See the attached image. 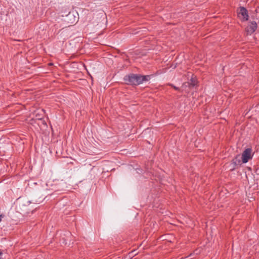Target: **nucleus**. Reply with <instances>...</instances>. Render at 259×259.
Returning <instances> with one entry per match:
<instances>
[{
	"label": "nucleus",
	"instance_id": "f257e3e1",
	"mask_svg": "<svg viewBox=\"0 0 259 259\" xmlns=\"http://www.w3.org/2000/svg\"><path fill=\"white\" fill-rule=\"evenodd\" d=\"M152 75H143L140 74L130 73L123 77V80L127 85L137 86L145 81H149Z\"/></svg>",
	"mask_w": 259,
	"mask_h": 259
},
{
	"label": "nucleus",
	"instance_id": "f03ea898",
	"mask_svg": "<svg viewBox=\"0 0 259 259\" xmlns=\"http://www.w3.org/2000/svg\"><path fill=\"white\" fill-rule=\"evenodd\" d=\"M252 149L251 148H247L242 152L241 156L242 162L243 163H246L249 159L252 157L251 155Z\"/></svg>",
	"mask_w": 259,
	"mask_h": 259
},
{
	"label": "nucleus",
	"instance_id": "7ed1b4c3",
	"mask_svg": "<svg viewBox=\"0 0 259 259\" xmlns=\"http://www.w3.org/2000/svg\"><path fill=\"white\" fill-rule=\"evenodd\" d=\"M238 16L243 21H247L248 19V11L244 7L240 8Z\"/></svg>",
	"mask_w": 259,
	"mask_h": 259
},
{
	"label": "nucleus",
	"instance_id": "20e7f679",
	"mask_svg": "<svg viewBox=\"0 0 259 259\" xmlns=\"http://www.w3.org/2000/svg\"><path fill=\"white\" fill-rule=\"evenodd\" d=\"M257 28V24L255 21H251L249 23L246 27V31L248 33L251 34L253 33Z\"/></svg>",
	"mask_w": 259,
	"mask_h": 259
},
{
	"label": "nucleus",
	"instance_id": "39448f33",
	"mask_svg": "<svg viewBox=\"0 0 259 259\" xmlns=\"http://www.w3.org/2000/svg\"><path fill=\"white\" fill-rule=\"evenodd\" d=\"M241 162H242L241 157L239 155H236L231 161V164L233 165L232 169H235L237 166L240 165Z\"/></svg>",
	"mask_w": 259,
	"mask_h": 259
},
{
	"label": "nucleus",
	"instance_id": "423d86ee",
	"mask_svg": "<svg viewBox=\"0 0 259 259\" xmlns=\"http://www.w3.org/2000/svg\"><path fill=\"white\" fill-rule=\"evenodd\" d=\"M190 84L191 86L194 87L195 85V81L192 78Z\"/></svg>",
	"mask_w": 259,
	"mask_h": 259
},
{
	"label": "nucleus",
	"instance_id": "0eeeda50",
	"mask_svg": "<svg viewBox=\"0 0 259 259\" xmlns=\"http://www.w3.org/2000/svg\"><path fill=\"white\" fill-rule=\"evenodd\" d=\"M36 117H37V118L38 119H41L42 117V116H41L39 114H36Z\"/></svg>",
	"mask_w": 259,
	"mask_h": 259
},
{
	"label": "nucleus",
	"instance_id": "6e6552de",
	"mask_svg": "<svg viewBox=\"0 0 259 259\" xmlns=\"http://www.w3.org/2000/svg\"><path fill=\"white\" fill-rule=\"evenodd\" d=\"M172 87H173L176 90H179V88L178 87H175V85L171 84L170 85Z\"/></svg>",
	"mask_w": 259,
	"mask_h": 259
},
{
	"label": "nucleus",
	"instance_id": "1a4fd4ad",
	"mask_svg": "<svg viewBox=\"0 0 259 259\" xmlns=\"http://www.w3.org/2000/svg\"><path fill=\"white\" fill-rule=\"evenodd\" d=\"M73 16V15H72L70 13H69V14L67 15V17L68 18H71Z\"/></svg>",
	"mask_w": 259,
	"mask_h": 259
},
{
	"label": "nucleus",
	"instance_id": "9d476101",
	"mask_svg": "<svg viewBox=\"0 0 259 259\" xmlns=\"http://www.w3.org/2000/svg\"><path fill=\"white\" fill-rule=\"evenodd\" d=\"M133 252H134V251L131 252L129 254L130 256H132V255H133Z\"/></svg>",
	"mask_w": 259,
	"mask_h": 259
},
{
	"label": "nucleus",
	"instance_id": "9b49d317",
	"mask_svg": "<svg viewBox=\"0 0 259 259\" xmlns=\"http://www.w3.org/2000/svg\"><path fill=\"white\" fill-rule=\"evenodd\" d=\"M3 254L2 251L0 250V255H1ZM0 259H2V257L0 256Z\"/></svg>",
	"mask_w": 259,
	"mask_h": 259
},
{
	"label": "nucleus",
	"instance_id": "f8f14e48",
	"mask_svg": "<svg viewBox=\"0 0 259 259\" xmlns=\"http://www.w3.org/2000/svg\"><path fill=\"white\" fill-rule=\"evenodd\" d=\"M3 218V215H0V222H1L2 221V219Z\"/></svg>",
	"mask_w": 259,
	"mask_h": 259
}]
</instances>
